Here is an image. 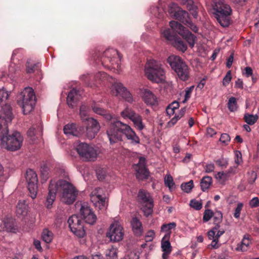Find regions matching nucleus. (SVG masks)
Listing matches in <instances>:
<instances>
[{
  "label": "nucleus",
  "instance_id": "obj_1",
  "mask_svg": "<svg viewBox=\"0 0 259 259\" xmlns=\"http://www.w3.org/2000/svg\"><path fill=\"white\" fill-rule=\"evenodd\" d=\"M106 133L111 144L122 141V135H125L133 144L140 143L139 138L131 127L119 120H114L110 122Z\"/></svg>",
  "mask_w": 259,
  "mask_h": 259
},
{
  "label": "nucleus",
  "instance_id": "obj_2",
  "mask_svg": "<svg viewBox=\"0 0 259 259\" xmlns=\"http://www.w3.org/2000/svg\"><path fill=\"white\" fill-rule=\"evenodd\" d=\"M145 74L146 77L153 83H164L166 82L164 66L155 60H148L145 66Z\"/></svg>",
  "mask_w": 259,
  "mask_h": 259
},
{
  "label": "nucleus",
  "instance_id": "obj_3",
  "mask_svg": "<svg viewBox=\"0 0 259 259\" xmlns=\"http://www.w3.org/2000/svg\"><path fill=\"white\" fill-rule=\"evenodd\" d=\"M212 8L215 17L223 27H227L230 24L229 16L231 14V9L224 0H213Z\"/></svg>",
  "mask_w": 259,
  "mask_h": 259
},
{
  "label": "nucleus",
  "instance_id": "obj_4",
  "mask_svg": "<svg viewBox=\"0 0 259 259\" xmlns=\"http://www.w3.org/2000/svg\"><path fill=\"white\" fill-rule=\"evenodd\" d=\"M57 183L58 192H62L61 200L67 204H72L75 200L78 192L73 185L70 182L59 180Z\"/></svg>",
  "mask_w": 259,
  "mask_h": 259
},
{
  "label": "nucleus",
  "instance_id": "obj_5",
  "mask_svg": "<svg viewBox=\"0 0 259 259\" xmlns=\"http://www.w3.org/2000/svg\"><path fill=\"white\" fill-rule=\"evenodd\" d=\"M167 61L181 80L186 81L189 79L191 69L180 57L171 55L167 58Z\"/></svg>",
  "mask_w": 259,
  "mask_h": 259
},
{
  "label": "nucleus",
  "instance_id": "obj_6",
  "mask_svg": "<svg viewBox=\"0 0 259 259\" xmlns=\"http://www.w3.org/2000/svg\"><path fill=\"white\" fill-rule=\"evenodd\" d=\"M35 96L30 87L25 88L18 96V104L21 107L24 114L30 113L35 105Z\"/></svg>",
  "mask_w": 259,
  "mask_h": 259
},
{
  "label": "nucleus",
  "instance_id": "obj_7",
  "mask_svg": "<svg viewBox=\"0 0 259 259\" xmlns=\"http://www.w3.org/2000/svg\"><path fill=\"white\" fill-rule=\"evenodd\" d=\"M23 138L20 133L15 132L12 135L9 134L0 139V146L2 148L10 151L19 150L22 146Z\"/></svg>",
  "mask_w": 259,
  "mask_h": 259
},
{
  "label": "nucleus",
  "instance_id": "obj_8",
  "mask_svg": "<svg viewBox=\"0 0 259 259\" xmlns=\"http://www.w3.org/2000/svg\"><path fill=\"white\" fill-rule=\"evenodd\" d=\"M138 200L144 215L148 217L151 215L154 204L150 194L146 190H140L138 194Z\"/></svg>",
  "mask_w": 259,
  "mask_h": 259
},
{
  "label": "nucleus",
  "instance_id": "obj_9",
  "mask_svg": "<svg viewBox=\"0 0 259 259\" xmlns=\"http://www.w3.org/2000/svg\"><path fill=\"white\" fill-rule=\"evenodd\" d=\"M75 149L79 156L85 161H94L98 155L97 150L86 143H78Z\"/></svg>",
  "mask_w": 259,
  "mask_h": 259
},
{
  "label": "nucleus",
  "instance_id": "obj_10",
  "mask_svg": "<svg viewBox=\"0 0 259 259\" xmlns=\"http://www.w3.org/2000/svg\"><path fill=\"white\" fill-rule=\"evenodd\" d=\"M12 119L11 107L9 105H5L0 114V139L8 135V125L11 122Z\"/></svg>",
  "mask_w": 259,
  "mask_h": 259
},
{
  "label": "nucleus",
  "instance_id": "obj_11",
  "mask_svg": "<svg viewBox=\"0 0 259 259\" xmlns=\"http://www.w3.org/2000/svg\"><path fill=\"white\" fill-rule=\"evenodd\" d=\"M91 200L96 208L104 211L107 207V201L102 188H96L90 194Z\"/></svg>",
  "mask_w": 259,
  "mask_h": 259
},
{
  "label": "nucleus",
  "instance_id": "obj_12",
  "mask_svg": "<svg viewBox=\"0 0 259 259\" xmlns=\"http://www.w3.org/2000/svg\"><path fill=\"white\" fill-rule=\"evenodd\" d=\"M169 25L172 30L186 39L191 48L194 47L196 39L195 35L178 22L171 21Z\"/></svg>",
  "mask_w": 259,
  "mask_h": 259
},
{
  "label": "nucleus",
  "instance_id": "obj_13",
  "mask_svg": "<svg viewBox=\"0 0 259 259\" xmlns=\"http://www.w3.org/2000/svg\"><path fill=\"white\" fill-rule=\"evenodd\" d=\"M70 231L79 238H83L85 232L81 221L76 215H72L68 220Z\"/></svg>",
  "mask_w": 259,
  "mask_h": 259
},
{
  "label": "nucleus",
  "instance_id": "obj_14",
  "mask_svg": "<svg viewBox=\"0 0 259 259\" xmlns=\"http://www.w3.org/2000/svg\"><path fill=\"white\" fill-rule=\"evenodd\" d=\"M25 178L30 196L32 199L36 197L37 193L38 179L36 172L32 169L26 170Z\"/></svg>",
  "mask_w": 259,
  "mask_h": 259
},
{
  "label": "nucleus",
  "instance_id": "obj_15",
  "mask_svg": "<svg viewBox=\"0 0 259 259\" xmlns=\"http://www.w3.org/2000/svg\"><path fill=\"white\" fill-rule=\"evenodd\" d=\"M121 116L124 119H130L137 129L142 131L145 127L140 115L131 108L126 107L121 112Z\"/></svg>",
  "mask_w": 259,
  "mask_h": 259
},
{
  "label": "nucleus",
  "instance_id": "obj_16",
  "mask_svg": "<svg viewBox=\"0 0 259 259\" xmlns=\"http://www.w3.org/2000/svg\"><path fill=\"white\" fill-rule=\"evenodd\" d=\"M124 236L123 228L119 222L115 221L110 226L107 237L110 241L119 242L122 240Z\"/></svg>",
  "mask_w": 259,
  "mask_h": 259
},
{
  "label": "nucleus",
  "instance_id": "obj_17",
  "mask_svg": "<svg viewBox=\"0 0 259 259\" xmlns=\"http://www.w3.org/2000/svg\"><path fill=\"white\" fill-rule=\"evenodd\" d=\"M104 56L107 58V60L102 58L101 61L103 64L108 61L111 63L113 68H116L117 69L119 68L121 58L118 52L116 50L111 49L106 50L104 53Z\"/></svg>",
  "mask_w": 259,
  "mask_h": 259
},
{
  "label": "nucleus",
  "instance_id": "obj_18",
  "mask_svg": "<svg viewBox=\"0 0 259 259\" xmlns=\"http://www.w3.org/2000/svg\"><path fill=\"white\" fill-rule=\"evenodd\" d=\"M80 213L86 223L93 225L97 221L96 215L86 203L81 204Z\"/></svg>",
  "mask_w": 259,
  "mask_h": 259
},
{
  "label": "nucleus",
  "instance_id": "obj_19",
  "mask_svg": "<svg viewBox=\"0 0 259 259\" xmlns=\"http://www.w3.org/2000/svg\"><path fill=\"white\" fill-rule=\"evenodd\" d=\"M145 158L140 157L138 163L135 164L134 167L136 171V176L139 181L147 179L149 174L145 166Z\"/></svg>",
  "mask_w": 259,
  "mask_h": 259
},
{
  "label": "nucleus",
  "instance_id": "obj_20",
  "mask_svg": "<svg viewBox=\"0 0 259 259\" xmlns=\"http://www.w3.org/2000/svg\"><path fill=\"white\" fill-rule=\"evenodd\" d=\"M220 227L219 225H216L211 230L208 232V237L209 239L211 240V243L208 245V247H211L213 249L218 248L221 244L219 243L220 237L224 233V230H218Z\"/></svg>",
  "mask_w": 259,
  "mask_h": 259
},
{
  "label": "nucleus",
  "instance_id": "obj_21",
  "mask_svg": "<svg viewBox=\"0 0 259 259\" xmlns=\"http://www.w3.org/2000/svg\"><path fill=\"white\" fill-rule=\"evenodd\" d=\"M173 16L177 20L180 21L184 24L189 27L192 31L195 32L198 31V27L197 26L193 23L190 20L188 17V13L181 9L178 11Z\"/></svg>",
  "mask_w": 259,
  "mask_h": 259
},
{
  "label": "nucleus",
  "instance_id": "obj_22",
  "mask_svg": "<svg viewBox=\"0 0 259 259\" xmlns=\"http://www.w3.org/2000/svg\"><path fill=\"white\" fill-rule=\"evenodd\" d=\"M100 129V125L97 120L94 118L88 119L86 128V136L89 139H94Z\"/></svg>",
  "mask_w": 259,
  "mask_h": 259
},
{
  "label": "nucleus",
  "instance_id": "obj_23",
  "mask_svg": "<svg viewBox=\"0 0 259 259\" xmlns=\"http://www.w3.org/2000/svg\"><path fill=\"white\" fill-rule=\"evenodd\" d=\"M57 183L56 180H51L49 187V193L46 199V205L48 208H50L56 199V193L58 192Z\"/></svg>",
  "mask_w": 259,
  "mask_h": 259
},
{
  "label": "nucleus",
  "instance_id": "obj_24",
  "mask_svg": "<svg viewBox=\"0 0 259 259\" xmlns=\"http://www.w3.org/2000/svg\"><path fill=\"white\" fill-rule=\"evenodd\" d=\"M64 133L69 137L71 136L79 137L84 132L82 126H76L74 123H68L64 127Z\"/></svg>",
  "mask_w": 259,
  "mask_h": 259
},
{
  "label": "nucleus",
  "instance_id": "obj_25",
  "mask_svg": "<svg viewBox=\"0 0 259 259\" xmlns=\"http://www.w3.org/2000/svg\"><path fill=\"white\" fill-rule=\"evenodd\" d=\"M116 91V95L119 96L128 103H132L134 102V98L131 93L127 89L123 87L120 83H117L113 85Z\"/></svg>",
  "mask_w": 259,
  "mask_h": 259
},
{
  "label": "nucleus",
  "instance_id": "obj_26",
  "mask_svg": "<svg viewBox=\"0 0 259 259\" xmlns=\"http://www.w3.org/2000/svg\"><path fill=\"white\" fill-rule=\"evenodd\" d=\"M142 97L145 103L150 106L156 105L158 104L157 99L150 90L144 89L142 91Z\"/></svg>",
  "mask_w": 259,
  "mask_h": 259
},
{
  "label": "nucleus",
  "instance_id": "obj_27",
  "mask_svg": "<svg viewBox=\"0 0 259 259\" xmlns=\"http://www.w3.org/2000/svg\"><path fill=\"white\" fill-rule=\"evenodd\" d=\"M80 96L79 91L75 89L71 90L68 93L67 98L68 105L71 108H73L77 102L79 100Z\"/></svg>",
  "mask_w": 259,
  "mask_h": 259
},
{
  "label": "nucleus",
  "instance_id": "obj_28",
  "mask_svg": "<svg viewBox=\"0 0 259 259\" xmlns=\"http://www.w3.org/2000/svg\"><path fill=\"white\" fill-rule=\"evenodd\" d=\"M131 223L134 234L138 236L142 235L143 232V228L140 220L136 217L133 218Z\"/></svg>",
  "mask_w": 259,
  "mask_h": 259
},
{
  "label": "nucleus",
  "instance_id": "obj_29",
  "mask_svg": "<svg viewBox=\"0 0 259 259\" xmlns=\"http://www.w3.org/2000/svg\"><path fill=\"white\" fill-rule=\"evenodd\" d=\"M42 130V128L41 123H39L37 125H33L28 130L27 135L32 140H35V136H40L41 135Z\"/></svg>",
  "mask_w": 259,
  "mask_h": 259
},
{
  "label": "nucleus",
  "instance_id": "obj_30",
  "mask_svg": "<svg viewBox=\"0 0 259 259\" xmlns=\"http://www.w3.org/2000/svg\"><path fill=\"white\" fill-rule=\"evenodd\" d=\"M28 212V206L24 200L19 201L16 208V214L19 218H23Z\"/></svg>",
  "mask_w": 259,
  "mask_h": 259
},
{
  "label": "nucleus",
  "instance_id": "obj_31",
  "mask_svg": "<svg viewBox=\"0 0 259 259\" xmlns=\"http://www.w3.org/2000/svg\"><path fill=\"white\" fill-rule=\"evenodd\" d=\"M251 240L246 235L244 236L240 243L237 244L236 250L237 251H246L250 248Z\"/></svg>",
  "mask_w": 259,
  "mask_h": 259
},
{
  "label": "nucleus",
  "instance_id": "obj_32",
  "mask_svg": "<svg viewBox=\"0 0 259 259\" xmlns=\"http://www.w3.org/2000/svg\"><path fill=\"white\" fill-rule=\"evenodd\" d=\"M169 233L165 234L161 241V247L163 252L166 253H170L172 250V247L169 241Z\"/></svg>",
  "mask_w": 259,
  "mask_h": 259
},
{
  "label": "nucleus",
  "instance_id": "obj_33",
  "mask_svg": "<svg viewBox=\"0 0 259 259\" xmlns=\"http://www.w3.org/2000/svg\"><path fill=\"white\" fill-rule=\"evenodd\" d=\"M53 237L54 234L51 231L48 229L43 230L41 234V238L43 241L47 243H50L53 240Z\"/></svg>",
  "mask_w": 259,
  "mask_h": 259
},
{
  "label": "nucleus",
  "instance_id": "obj_34",
  "mask_svg": "<svg viewBox=\"0 0 259 259\" xmlns=\"http://www.w3.org/2000/svg\"><path fill=\"white\" fill-rule=\"evenodd\" d=\"M163 36L168 40L172 41L175 39L176 33H177L174 30L171 29H165L162 32Z\"/></svg>",
  "mask_w": 259,
  "mask_h": 259
},
{
  "label": "nucleus",
  "instance_id": "obj_35",
  "mask_svg": "<svg viewBox=\"0 0 259 259\" xmlns=\"http://www.w3.org/2000/svg\"><path fill=\"white\" fill-rule=\"evenodd\" d=\"M176 227V224L175 222H171L168 224H164L161 227V231L165 232V234L169 233V237H170L171 230L175 229Z\"/></svg>",
  "mask_w": 259,
  "mask_h": 259
},
{
  "label": "nucleus",
  "instance_id": "obj_36",
  "mask_svg": "<svg viewBox=\"0 0 259 259\" xmlns=\"http://www.w3.org/2000/svg\"><path fill=\"white\" fill-rule=\"evenodd\" d=\"M258 118V116L256 114L253 115L246 113L244 116L245 121L249 125L254 124L257 121Z\"/></svg>",
  "mask_w": 259,
  "mask_h": 259
},
{
  "label": "nucleus",
  "instance_id": "obj_37",
  "mask_svg": "<svg viewBox=\"0 0 259 259\" xmlns=\"http://www.w3.org/2000/svg\"><path fill=\"white\" fill-rule=\"evenodd\" d=\"M118 250L115 247H112L108 249L106 252V259H117Z\"/></svg>",
  "mask_w": 259,
  "mask_h": 259
},
{
  "label": "nucleus",
  "instance_id": "obj_38",
  "mask_svg": "<svg viewBox=\"0 0 259 259\" xmlns=\"http://www.w3.org/2000/svg\"><path fill=\"white\" fill-rule=\"evenodd\" d=\"M212 179L210 177H203L200 182V186L202 191H204L207 190L211 183Z\"/></svg>",
  "mask_w": 259,
  "mask_h": 259
},
{
  "label": "nucleus",
  "instance_id": "obj_39",
  "mask_svg": "<svg viewBox=\"0 0 259 259\" xmlns=\"http://www.w3.org/2000/svg\"><path fill=\"white\" fill-rule=\"evenodd\" d=\"M89 107L85 105H82L80 107L79 114L82 121H87L88 122V119L91 118L89 117Z\"/></svg>",
  "mask_w": 259,
  "mask_h": 259
},
{
  "label": "nucleus",
  "instance_id": "obj_40",
  "mask_svg": "<svg viewBox=\"0 0 259 259\" xmlns=\"http://www.w3.org/2000/svg\"><path fill=\"white\" fill-rule=\"evenodd\" d=\"M174 45L178 50L184 52L187 49V45L181 40L176 39L174 40Z\"/></svg>",
  "mask_w": 259,
  "mask_h": 259
},
{
  "label": "nucleus",
  "instance_id": "obj_41",
  "mask_svg": "<svg viewBox=\"0 0 259 259\" xmlns=\"http://www.w3.org/2000/svg\"><path fill=\"white\" fill-rule=\"evenodd\" d=\"M194 187L193 180H190L188 182L182 183L181 185L182 190L187 193H190Z\"/></svg>",
  "mask_w": 259,
  "mask_h": 259
},
{
  "label": "nucleus",
  "instance_id": "obj_42",
  "mask_svg": "<svg viewBox=\"0 0 259 259\" xmlns=\"http://www.w3.org/2000/svg\"><path fill=\"white\" fill-rule=\"evenodd\" d=\"M228 107L231 112H234L237 110L238 106L236 99L235 97H231L228 101Z\"/></svg>",
  "mask_w": 259,
  "mask_h": 259
},
{
  "label": "nucleus",
  "instance_id": "obj_43",
  "mask_svg": "<svg viewBox=\"0 0 259 259\" xmlns=\"http://www.w3.org/2000/svg\"><path fill=\"white\" fill-rule=\"evenodd\" d=\"M164 183L170 191L175 188V183L173 178L169 175H167L165 177Z\"/></svg>",
  "mask_w": 259,
  "mask_h": 259
},
{
  "label": "nucleus",
  "instance_id": "obj_44",
  "mask_svg": "<svg viewBox=\"0 0 259 259\" xmlns=\"http://www.w3.org/2000/svg\"><path fill=\"white\" fill-rule=\"evenodd\" d=\"M20 69V66L16 65L14 62H11L9 66V76H13L16 72Z\"/></svg>",
  "mask_w": 259,
  "mask_h": 259
},
{
  "label": "nucleus",
  "instance_id": "obj_45",
  "mask_svg": "<svg viewBox=\"0 0 259 259\" xmlns=\"http://www.w3.org/2000/svg\"><path fill=\"white\" fill-rule=\"evenodd\" d=\"M180 9L181 8L177 4L172 3L168 6V12L170 15H174L175 13L178 11H179Z\"/></svg>",
  "mask_w": 259,
  "mask_h": 259
},
{
  "label": "nucleus",
  "instance_id": "obj_46",
  "mask_svg": "<svg viewBox=\"0 0 259 259\" xmlns=\"http://www.w3.org/2000/svg\"><path fill=\"white\" fill-rule=\"evenodd\" d=\"M212 217L214 224H215L216 225H219L218 224L222 221L223 214L221 211H217L213 213Z\"/></svg>",
  "mask_w": 259,
  "mask_h": 259
},
{
  "label": "nucleus",
  "instance_id": "obj_47",
  "mask_svg": "<svg viewBox=\"0 0 259 259\" xmlns=\"http://www.w3.org/2000/svg\"><path fill=\"white\" fill-rule=\"evenodd\" d=\"M233 169V168L231 167L228 171L218 172L217 175V178L220 180H226L230 176V174L232 172Z\"/></svg>",
  "mask_w": 259,
  "mask_h": 259
},
{
  "label": "nucleus",
  "instance_id": "obj_48",
  "mask_svg": "<svg viewBox=\"0 0 259 259\" xmlns=\"http://www.w3.org/2000/svg\"><path fill=\"white\" fill-rule=\"evenodd\" d=\"M257 178V174L254 171H250L247 174V182L249 184H252Z\"/></svg>",
  "mask_w": 259,
  "mask_h": 259
},
{
  "label": "nucleus",
  "instance_id": "obj_49",
  "mask_svg": "<svg viewBox=\"0 0 259 259\" xmlns=\"http://www.w3.org/2000/svg\"><path fill=\"white\" fill-rule=\"evenodd\" d=\"M190 205L191 207L194 208L196 210H200L202 207V204L201 201H199L196 199L191 200L190 202Z\"/></svg>",
  "mask_w": 259,
  "mask_h": 259
},
{
  "label": "nucleus",
  "instance_id": "obj_50",
  "mask_svg": "<svg viewBox=\"0 0 259 259\" xmlns=\"http://www.w3.org/2000/svg\"><path fill=\"white\" fill-rule=\"evenodd\" d=\"M213 214V211L211 209H206L203 213V221L204 222L209 221L211 218H212Z\"/></svg>",
  "mask_w": 259,
  "mask_h": 259
},
{
  "label": "nucleus",
  "instance_id": "obj_51",
  "mask_svg": "<svg viewBox=\"0 0 259 259\" xmlns=\"http://www.w3.org/2000/svg\"><path fill=\"white\" fill-rule=\"evenodd\" d=\"M36 64L33 63L31 60H29L26 63V71L28 73H33L34 71V68L36 67Z\"/></svg>",
  "mask_w": 259,
  "mask_h": 259
},
{
  "label": "nucleus",
  "instance_id": "obj_52",
  "mask_svg": "<svg viewBox=\"0 0 259 259\" xmlns=\"http://www.w3.org/2000/svg\"><path fill=\"white\" fill-rule=\"evenodd\" d=\"M215 163L218 166L222 168L226 167L228 164V159L224 157H221V158L217 160Z\"/></svg>",
  "mask_w": 259,
  "mask_h": 259
},
{
  "label": "nucleus",
  "instance_id": "obj_53",
  "mask_svg": "<svg viewBox=\"0 0 259 259\" xmlns=\"http://www.w3.org/2000/svg\"><path fill=\"white\" fill-rule=\"evenodd\" d=\"M243 204L242 203L239 202L237 204V207L235 209L234 216L235 218L238 219L240 217V212L242 209Z\"/></svg>",
  "mask_w": 259,
  "mask_h": 259
},
{
  "label": "nucleus",
  "instance_id": "obj_54",
  "mask_svg": "<svg viewBox=\"0 0 259 259\" xmlns=\"http://www.w3.org/2000/svg\"><path fill=\"white\" fill-rule=\"evenodd\" d=\"M220 141L224 145H227L230 141V136L228 134H222L220 138Z\"/></svg>",
  "mask_w": 259,
  "mask_h": 259
},
{
  "label": "nucleus",
  "instance_id": "obj_55",
  "mask_svg": "<svg viewBox=\"0 0 259 259\" xmlns=\"http://www.w3.org/2000/svg\"><path fill=\"white\" fill-rule=\"evenodd\" d=\"M232 78L231 72L230 70L228 71L225 76L224 77L223 80V84L225 86L228 85L230 82Z\"/></svg>",
  "mask_w": 259,
  "mask_h": 259
},
{
  "label": "nucleus",
  "instance_id": "obj_56",
  "mask_svg": "<svg viewBox=\"0 0 259 259\" xmlns=\"http://www.w3.org/2000/svg\"><path fill=\"white\" fill-rule=\"evenodd\" d=\"M97 178L99 180H103L105 178L106 171L103 169H99L96 171Z\"/></svg>",
  "mask_w": 259,
  "mask_h": 259
},
{
  "label": "nucleus",
  "instance_id": "obj_57",
  "mask_svg": "<svg viewBox=\"0 0 259 259\" xmlns=\"http://www.w3.org/2000/svg\"><path fill=\"white\" fill-rule=\"evenodd\" d=\"M9 96L8 93L3 89H0V104L2 102L8 99Z\"/></svg>",
  "mask_w": 259,
  "mask_h": 259
},
{
  "label": "nucleus",
  "instance_id": "obj_58",
  "mask_svg": "<svg viewBox=\"0 0 259 259\" xmlns=\"http://www.w3.org/2000/svg\"><path fill=\"white\" fill-rule=\"evenodd\" d=\"M249 205L251 207H256L259 206V199L258 197H255L249 201Z\"/></svg>",
  "mask_w": 259,
  "mask_h": 259
},
{
  "label": "nucleus",
  "instance_id": "obj_59",
  "mask_svg": "<svg viewBox=\"0 0 259 259\" xmlns=\"http://www.w3.org/2000/svg\"><path fill=\"white\" fill-rule=\"evenodd\" d=\"M155 236V233L153 230H149L145 236L146 241H152Z\"/></svg>",
  "mask_w": 259,
  "mask_h": 259
},
{
  "label": "nucleus",
  "instance_id": "obj_60",
  "mask_svg": "<svg viewBox=\"0 0 259 259\" xmlns=\"http://www.w3.org/2000/svg\"><path fill=\"white\" fill-rule=\"evenodd\" d=\"M186 109L185 107L182 108L179 112L177 114H176L174 117L177 119V121H178L179 119H180L182 117H183L185 113Z\"/></svg>",
  "mask_w": 259,
  "mask_h": 259
},
{
  "label": "nucleus",
  "instance_id": "obj_61",
  "mask_svg": "<svg viewBox=\"0 0 259 259\" xmlns=\"http://www.w3.org/2000/svg\"><path fill=\"white\" fill-rule=\"evenodd\" d=\"M186 109L185 107L182 108L179 112L177 114H176L174 117L177 119V121H178L179 119H180L182 117H183L185 113Z\"/></svg>",
  "mask_w": 259,
  "mask_h": 259
},
{
  "label": "nucleus",
  "instance_id": "obj_62",
  "mask_svg": "<svg viewBox=\"0 0 259 259\" xmlns=\"http://www.w3.org/2000/svg\"><path fill=\"white\" fill-rule=\"evenodd\" d=\"M40 171L42 175L45 177L46 178H48L49 175V168L48 166L46 165L42 166L40 167Z\"/></svg>",
  "mask_w": 259,
  "mask_h": 259
},
{
  "label": "nucleus",
  "instance_id": "obj_63",
  "mask_svg": "<svg viewBox=\"0 0 259 259\" xmlns=\"http://www.w3.org/2000/svg\"><path fill=\"white\" fill-rule=\"evenodd\" d=\"M93 110L96 113L101 115L104 114L106 112V111L104 109L96 106L93 107Z\"/></svg>",
  "mask_w": 259,
  "mask_h": 259
},
{
  "label": "nucleus",
  "instance_id": "obj_64",
  "mask_svg": "<svg viewBox=\"0 0 259 259\" xmlns=\"http://www.w3.org/2000/svg\"><path fill=\"white\" fill-rule=\"evenodd\" d=\"M235 161L236 163H237V164L241 163V162H242V154H241V152L237 151L235 152Z\"/></svg>",
  "mask_w": 259,
  "mask_h": 259
}]
</instances>
